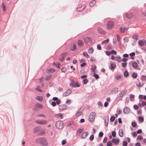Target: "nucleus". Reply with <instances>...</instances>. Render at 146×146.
<instances>
[{"label": "nucleus", "mask_w": 146, "mask_h": 146, "mask_svg": "<svg viewBox=\"0 0 146 146\" xmlns=\"http://www.w3.org/2000/svg\"><path fill=\"white\" fill-rule=\"evenodd\" d=\"M36 141L39 143L42 146H47L48 144L46 139L44 138H38L36 139Z\"/></svg>", "instance_id": "1"}, {"label": "nucleus", "mask_w": 146, "mask_h": 146, "mask_svg": "<svg viewBox=\"0 0 146 146\" xmlns=\"http://www.w3.org/2000/svg\"><path fill=\"white\" fill-rule=\"evenodd\" d=\"M55 126L58 129H62L64 126V124L62 121H58L55 123Z\"/></svg>", "instance_id": "2"}, {"label": "nucleus", "mask_w": 146, "mask_h": 146, "mask_svg": "<svg viewBox=\"0 0 146 146\" xmlns=\"http://www.w3.org/2000/svg\"><path fill=\"white\" fill-rule=\"evenodd\" d=\"M114 25V23L112 21H108L106 24L107 28L108 30H110L113 28Z\"/></svg>", "instance_id": "3"}, {"label": "nucleus", "mask_w": 146, "mask_h": 146, "mask_svg": "<svg viewBox=\"0 0 146 146\" xmlns=\"http://www.w3.org/2000/svg\"><path fill=\"white\" fill-rule=\"evenodd\" d=\"M97 31L99 33L103 35H105L107 33V32L104 29L100 27H98Z\"/></svg>", "instance_id": "4"}, {"label": "nucleus", "mask_w": 146, "mask_h": 146, "mask_svg": "<svg viewBox=\"0 0 146 146\" xmlns=\"http://www.w3.org/2000/svg\"><path fill=\"white\" fill-rule=\"evenodd\" d=\"M96 115L95 113L92 112L91 113L89 116V120L91 122H92L94 120Z\"/></svg>", "instance_id": "5"}, {"label": "nucleus", "mask_w": 146, "mask_h": 146, "mask_svg": "<svg viewBox=\"0 0 146 146\" xmlns=\"http://www.w3.org/2000/svg\"><path fill=\"white\" fill-rule=\"evenodd\" d=\"M85 6L83 4L81 5H79L76 9L77 11L81 12L83 11L85 8Z\"/></svg>", "instance_id": "6"}, {"label": "nucleus", "mask_w": 146, "mask_h": 146, "mask_svg": "<svg viewBox=\"0 0 146 146\" xmlns=\"http://www.w3.org/2000/svg\"><path fill=\"white\" fill-rule=\"evenodd\" d=\"M84 41L86 44L91 43L92 40V38L91 37H86L84 39Z\"/></svg>", "instance_id": "7"}, {"label": "nucleus", "mask_w": 146, "mask_h": 146, "mask_svg": "<svg viewBox=\"0 0 146 146\" xmlns=\"http://www.w3.org/2000/svg\"><path fill=\"white\" fill-rule=\"evenodd\" d=\"M72 92V90L71 89H68L63 94V96L65 97L69 96Z\"/></svg>", "instance_id": "8"}, {"label": "nucleus", "mask_w": 146, "mask_h": 146, "mask_svg": "<svg viewBox=\"0 0 146 146\" xmlns=\"http://www.w3.org/2000/svg\"><path fill=\"white\" fill-rule=\"evenodd\" d=\"M67 106L65 104H62L59 106V108L60 110L63 111L66 109Z\"/></svg>", "instance_id": "9"}, {"label": "nucleus", "mask_w": 146, "mask_h": 146, "mask_svg": "<svg viewBox=\"0 0 146 146\" xmlns=\"http://www.w3.org/2000/svg\"><path fill=\"white\" fill-rule=\"evenodd\" d=\"M36 123L44 125L47 123V121L46 120H38L36 121Z\"/></svg>", "instance_id": "10"}, {"label": "nucleus", "mask_w": 146, "mask_h": 146, "mask_svg": "<svg viewBox=\"0 0 146 146\" xmlns=\"http://www.w3.org/2000/svg\"><path fill=\"white\" fill-rule=\"evenodd\" d=\"M78 45L80 47H81L84 45L83 42L81 40H78L77 43Z\"/></svg>", "instance_id": "11"}, {"label": "nucleus", "mask_w": 146, "mask_h": 146, "mask_svg": "<svg viewBox=\"0 0 146 146\" xmlns=\"http://www.w3.org/2000/svg\"><path fill=\"white\" fill-rule=\"evenodd\" d=\"M112 141L115 145H117L119 143V140L118 139L113 138L112 140Z\"/></svg>", "instance_id": "12"}, {"label": "nucleus", "mask_w": 146, "mask_h": 146, "mask_svg": "<svg viewBox=\"0 0 146 146\" xmlns=\"http://www.w3.org/2000/svg\"><path fill=\"white\" fill-rule=\"evenodd\" d=\"M127 92V90H122L119 94V96L122 97Z\"/></svg>", "instance_id": "13"}, {"label": "nucleus", "mask_w": 146, "mask_h": 146, "mask_svg": "<svg viewBox=\"0 0 146 146\" xmlns=\"http://www.w3.org/2000/svg\"><path fill=\"white\" fill-rule=\"evenodd\" d=\"M68 54V53L67 52H65L62 54L60 56V61H62L64 58V56Z\"/></svg>", "instance_id": "14"}, {"label": "nucleus", "mask_w": 146, "mask_h": 146, "mask_svg": "<svg viewBox=\"0 0 146 146\" xmlns=\"http://www.w3.org/2000/svg\"><path fill=\"white\" fill-rule=\"evenodd\" d=\"M145 42V40H141L139 41V44L141 46H143Z\"/></svg>", "instance_id": "15"}, {"label": "nucleus", "mask_w": 146, "mask_h": 146, "mask_svg": "<svg viewBox=\"0 0 146 146\" xmlns=\"http://www.w3.org/2000/svg\"><path fill=\"white\" fill-rule=\"evenodd\" d=\"M35 108L41 109L42 108V106L40 104H36L35 105Z\"/></svg>", "instance_id": "16"}, {"label": "nucleus", "mask_w": 146, "mask_h": 146, "mask_svg": "<svg viewBox=\"0 0 146 146\" xmlns=\"http://www.w3.org/2000/svg\"><path fill=\"white\" fill-rule=\"evenodd\" d=\"M118 90V88H114L112 89L111 91V93L114 94L117 93Z\"/></svg>", "instance_id": "17"}, {"label": "nucleus", "mask_w": 146, "mask_h": 146, "mask_svg": "<svg viewBox=\"0 0 146 146\" xmlns=\"http://www.w3.org/2000/svg\"><path fill=\"white\" fill-rule=\"evenodd\" d=\"M130 111L129 108L128 107H125L123 110V112L125 113H127Z\"/></svg>", "instance_id": "18"}, {"label": "nucleus", "mask_w": 146, "mask_h": 146, "mask_svg": "<svg viewBox=\"0 0 146 146\" xmlns=\"http://www.w3.org/2000/svg\"><path fill=\"white\" fill-rule=\"evenodd\" d=\"M77 49L76 45V44H73L71 48L70 49L72 51H74Z\"/></svg>", "instance_id": "19"}, {"label": "nucleus", "mask_w": 146, "mask_h": 146, "mask_svg": "<svg viewBox=\"0 0 146 146\" xmlns=\"http://www.w3.org/2000/svg\"><path fill=\"white\" fill-rule=\"evenodd\" d=\"M88 133L87 132L83 133L81 136V138L82 139L85 138L88 136Z\"/></svg>", "instance_id": "20"}, {"label": "nucleus", "mask_w": 146, "mask_h": 146, "mask_svg": "<svg viewBox=\"0 0 146 146\" xmlns=\"http://www.w3.org/2000/svg\"><path fill=\"white\" fill-rule=\"evenodd\" d=\"M139 98L140 100L141 99L146 100V96H143V95H140L139 96Z\"/></svg>", "instance_id": "21"}, {"label": "nucleus", "mask_w": 146, "mask_h": 146, "mask_svg": "<svg viewBox=\"0 0 146 146\" xmlns=\"http://www.w3.org/2000/svg\"><path fill=\"white\" fill-rule=\"evenodd\" d=\"M55 71V70L53 69H48L46 70V72L48 74L53 73Z\"/></svg>", "instance_id": "22"}, {"label": "nucleus", "mask_w": 146, "mask_h": 146, "mask_svg": "<svg viewBox=\"0 0 146 146\" xmlns=\"http://www.w3.org/2000/svg\"><path fill=\"white\" fill-rule=\"evenodd\" d=\"M96 3V1L95 0H93L90 2V5L91 7L94 6Z\"/></svg>", "instance_id": "23"}, {"label": "nucleus", "mask_w": 146, "mask_h": 146, "mask_svg": "<svg viewBox=\"0 0 146 146\" xmlns=\"http://www.w3.org/2000/svg\"><path fill=\"white\" fill-rule=\"evenodd\" d=\"M36 99L40 102H41L42 101L43 98L41 96H37Z\"/></svg>", "instance_id": "24"}, {"label": "nucleus", "mask_w": 146, "mask_h": 146, "mask_svg": "<svg viewBox=\"0 0 146 146\" xmlns=\"http://www.w3.org/2000/svg\"><path fill=\"white\" fill-rule=\"evenodd\" d=\"M119 135L121 137H122L123 136V130L122 129L119 130Z\"/></svg>", "instance_id": "25"}, {"label": "nucleus", "mask_w": 146, "mask_h": 146, "mask_svg": "<svg viewBox=\"0 0 146 146\" xmlns=\"http://www.w3.org/2000/svg\"><path fill=\"white\" fill-rule=\"evenodd\" d=\"M82 54L84 56H85L86 58H88L89 57V55L86 52H83Z\"/></svg>", "instance_id": "26"}, {"label": "nucleus", "mask_w": 146, "mask_h": 146, "mask_svg": "<svg viewBox=\"0 0 146 146\" xmlns=\"http://www.w3.org/2000/svg\"><path fill=\"white\" fill-rule=\"evenodd\" d=\"M55 116L56 117H60L61 119H62L63 118V115L60 113L56 114Z\"/></svg>", "instance_id": "27"}, {"label": "nucleus", "mask_w": 146, "mask_h": 146, "mask_svg": "<svg viewBox=\"0 0 146 146\" xmlns=\"http://www.w3.org/2000/svg\"><path fill=\"white\" fill-rule=\"evenodd\" d=\"M109 121V119L108 118H105V120H104V122H105V125L106 126H107L108 124V122Z\"/></svg>", "instance_id": "28"}, {"label": "nucleus", "mask_w": 146, "mask_h": 146, "mask_svg": "<svg viewBox=\"0 0 146 146\" xmlns=\"http://www.w3.org/2000/svg\"><path fill=\"white\" fill-rule=\"evenodd\" d=\"M109 40V39L108 38L106 40L102 42L101 44H106L108 42Z\"/></svg>", "instance_id": "29"}, {"label": "nucleus", "mask_w": 146, "mask_h": 146, "mask_svg": "<svg viewBox=\"0 0 146 146\" xmlns=\"http://www.w3.org/2000/svg\"><path fill=\"white\" fill-rule=\"evenodd\" d=\"M132 66L133 68H136L138 67V64L137 62H134L132 63Z\"/></svg>", "instance_id": "30"}, {"label": "nucleus", "mask_w": 146, "mask_h": 146, "mask_svg": "<svg viewBox=\"0 0 146 146\" xmlns=\"http://www.w3.org/2000/svg\"><path fill=\"white\" fill-rule=\"evenodd\" d=\"M132 14L130 13L126 14V16L128 18H130L132 17Z\"/></svg>", "instance_id": "31"}, {"label": "nucleus", "mask_w": 146, "mask_h": 146, "mask_svg": "<svg viewBox=\"0 0 146 146\" xmlns=\"http://www.w3.org/2000/svg\"><path fill=\"white\" fill-rule=\"evenodd\" d=\"M94 51L93 48H91L88 49V52L89 54L92 53Z\"/></svg>", "instance_id": "32"}, {"label": "nucleus", "mask_w": 146, "mask_h": 146, "mask_svg": "<svg viewBox=\"0 0 146 146\" xmlns=\"http://www.w3.org/2000/svg\"><path fill=\"white\" fill-rule=\"evenodd\" d=\"M127 28H125L124 27H121L120 29V31L121 33H123L125 31L127 30Z\"/></svg>", "instance_id": "33"}, {"label": "nucleus", "mask_w": 146, "mask_h": 146, "mask_svg": "<svg viewBox=\"0 0 146 146\" xmlns=\"http://www.w3.org/2000/svg\"><path fill=\"white\" fill-rule=\"evenodd\" d=\"M143 85V84L142 83L140 82H139L137 83L136 85L138 87H141Z\"/></svg>", "instance_id": "34"}, {"label": "nucleus", "mask_w": 146, "mask_h": 146, "mask_svg": "<svg viewBox=\"0 0 146 146\" xmlns=\"http://www.w3.org/2000/svg\"><path fill=\"white\" fill-rule=\"evenodd\" d=\"M80 86V84L78 82H76L75 83L74 87H78Z\"/></svg>", "instance_id": "35"}, {"label": "nucleus", "mask_w": 146, "mask_h": 146, "mask_svg": "<svg viewBox=\"0 0 146 146\" xmlns=\"http://www.w3.org/2000/svg\"><path fill=\"white\" fill-rule=\"evenodd\" d=\"M96 66H93V67L91 68V70L92 71L94 72H95V70L96 69Z\"/></svg>", "instance_id": "36"}, {"label": "nucleus", "mask_w": 146, "mask_h": 146, "mask_svg": "<svg viewBox=\"0 0 146 146\" xmlns=\"http://www.w3.org/2000/svg\"><path fill=\"white\" fill-rule=\"evenodd\" d=\"M122 76L121 75H118L116 76V77L117 80H119L122 78Z\"/></svg>", "instance_id": "37"}, {"label": "nucleus", "mask_w": 146, "mask_h": 146, "mask_svg": "<svg viewBox=\"0 0 146 146\" xmlns=\"http://www.w3.org/2000/svg\"><path fill=\"white\" fill-rule=\"evenodd\" d=\"M132 37L133 39H135L136 40H138L139 39L138 35L136 34L134 35Z\"/></svg>", "instance_id": "38"}, {"label": "nucleus", "mask_w": 146, "mask_h": 146, "mask_svg": "<svg viewBox=\"0 0 146 146\" xmlns=\"http://www.w3.org/2000/svg\"><path fill=\"white\" fill-rule=\"evenodd\" d=\"M134 95L133 94H130L129 95V98L131 101H132L134 100Z\"/></svg>", "instance_id": "39"}, {"label": "nucleus", "mask_w": 146, "mask_h": 146, "mask_svg": "<svg viewBox=\"0 0 146 146\" xmlns=\"http://www.w3.org/2000/svg\"><path fill=\"white\" fill-rule=\"evenodd\" d=\"M131 76L134 78H136L137 77V74L135 72H134L132 74Z\"/></svg>", "instance_id": "40"}, {"label": "nucleus", "mask_w": 146, "mask_h": 146, "mask_svg": "<svg viewBox=\"0 0 146 146\" xmlns=\"http://www.w3.org/2000/svg\"><path fill=\"white\" fill-rule=\"evenodd\" d=\"M75 83L73 81H72L71 82L70 84V87H74Z\"/></svg>", "instance_id": "41"}, {"label": "nucleus", "mask_w": 146, "mask_h": 146, "mask_svg": "<svg viewBox=\"0 0 146 146\" xmlns=\"http://www.w3.org/2000/svg\"><path fill=\"white\" fill-rule=\"evenodd\" d=\"M140 122H143L144 121V118L143 117L139 116L138 118Z\"/></svg>", "instance_id": "42"}, {"label": "nucleus", "mask_w": 146, "mask_h": 146, "mask_svg": "<svg viewBox=\"0 0 146 146\" xmlns=\"http://www.w3.org/2000/svg\"><path fill=\"white\" fill-rule=\"evenodd\" d=\"M115 60L118 62H120L121 61V58L120 56L116 57Z\"/></svg>", "instance_id": "43"}, {"label": "nucleus", "mask_w": 146, "mask_h": 146, "mask_svg": "<svg viewBox=\"0 0 146 146\" xmlns=\"http://www.w3.org/2000/svg\"><path fill=\"white\" fill-rule=\"evenodd\" d=\"M127 62H123V63H122L121 64V65H122V67L124 68H125L127 66Z\"/></svg>", "instance_id": "44"}, {"label": "nucleus", "mask_w": 146, "mask_h": 146, "mask_svg": "<svg viewBox=\"0 0 146 146\" xmlns=\"http://www.w3.org/2000/svg\"><path fill=\"white\" fill-rule=\"evenodd\" d=\"M116 67V65L115 64H111V69L114 70Z\"/></svg>", "instance_id": "45"}, {"label": "nucleus", "mask_w": 146, "mask_h": 146, "mask_svg": "<svg viewBox=\"0 0 146 146\" xmlns=\"http://www.w3.org/2000/svg\"><path fill=\"white\" fill-rule=\"evenodd\" d=\"M124 76L125 77H128L129 76V73L127 71H125L124 73Z\"/></svg>", "instance_id": "46"}, {"label": "nucleus", "mask_w": 146, "mask_h": 146, "mask_svg": "<svg viewBox=\"0 0 146 146\" xmlns=\"http://www.w3.org/2000/svg\"><path fill=\"white\" fill-rule=\"evenodd\" d=\"M143 137L141 135H139L137 137V139L139 140H141L143 139Z\"/></svg>", "instance_id": "47"}, {"label": "nucleus", "mask_w": 146, "mask_h": 146, "mask_svg": "<svg viewBox=\"0 0 146 146\" xmlns=\"http://www.w3.org/2000/svg\"><path fill=\"white\" fill-rule=\"evenodd\" d=\"M36 90L40 92H42V90L40 89V86H38L36 88Z\"/></svg>", "instance_id": "48"}, {"label": "nucleus", "mask_w": 146, "mask_h": 146, "mask_svg": "<svg viewBox=\"0 0 146 146\" xmlns=\"http://www.w3.org/2000/svg\"><path fill=\"white\" fill-rule=\"evenodd\" d=\"M141 80L142 81H146V76H143L141 78Z\"/></svg>", "instance_id": "49"}, {"label": "nucleus", "mask_w": 146, "mask_h": 146, "mask_svg": "<svg viewBox=\"0 0 146 146\" xmlns=\"http://www.w3.org/2000/svg\"><path fill=\"white\" fill-rule=\"evenodd\" d=\"M53 64L54 65L56 66L58 68H60V64L59 63H53Z\"/></svg>", "instance_id": "50"}, {"label": "nucleus", "mask_w": 146, "mask_h": 146, "mask_svg": "<svg viewBox=\"0 0 146 146\" xmlns=\"http://www.w3.org/2000/svg\"><path fill=\"white\" fill-rule=\"evenodd\" d=\"M82 112L81 111H79L76 113V115L77 116H79L82 114Z\"/></svg>", "instance_id": "51"}, {"label": "nucleus", "mask_w": 146, "mask_h": 146, "mask_svg": "<svg viewBox=\"0 0 146 146\" xmlns=\"http://www.w3.org/2000/svg\"><path fill=\"white\" fill-rule=\"evenodd\" d=\"M93 76L96 79H98L99 78V77L98 75L94 73Z\"/></svg>", "instance_id": "52"}, {"label": "nucleus", "mask_w": 146, "mask_h": 146, "mask_svg": "<svg viewBox=\"0 0 146 146\" xmlns=\"http://www.w3.org/2000/svg\"><path fill=\"white\" fill-rule=\"evenodd\" d=\"M83 131V129H78L77 131L78 133H81Z\"/></svg>", "instance_id": "53"}, {"label": "nucleus", "mask_w": 146, "mask_h": 146, "mask_svg": "<svg viewBox=\"0 0 146 146\" xmlns=\"http://www.w3.org/2000/svg\"><path fill=\"white\" fill-rule=\"evenodd\" d=\"M51 77L50 76H46L45 78V80L46 81L49 80Z\"/></svg>", "instance_id": "54"}, {"label": "nucleus", "mask_w": 146, "mask_h": 146, "mask_svg": "<svg viewBox=\"0 0 146 146\" xmlns=\"http://www.w3.org/2000/svg\"><path fill=\"white\" fill-rule=\"evenodd\" d=\"M133 108L135 110H137L139 109V107L136 105H135L133 106Z\"/></svg>", "instance_id": "55"}, {"label": "nucleus", "mask_w": 146, "mask_h": 146, "mask_svg": "<svg viewBox=\"0 0 146 146\" xmlns=\"http://www.w3.org/2000/svg\"><path fill=\"white\" fill-rule=\"evenodd\" d=\"M132 125L133 127H135L137 126L136 123L135 122H133L132 123Z\"/></svg>", "instance_id": "56"}, {"label": "nucleus", "mask_w": 146, "mask_h": 146, "mask_svg": "<svg viewBox=\"0 0 146 146\" xmlns=\"http://www.w3.org/2000/svg\"><path fill=\"white\" fill-rule=\"evenodd\" d=\"M112 145V143L110 141L108 142L107 143V146H111Z\"/></svg>", "instance_id": "57"}, {"label": "nucleus", "mask_w": 146, "mask_h": 146, "mask_svg": "<svg viewBox=\"0 0 146 146\" xmlns=\"http://www.w3.org/2000/svg\"><path fill=\"white\" fill-rule=\"evenodd\" d=\"M66 70V69L65 67H63L61 69V71L62 72H65Z\"/></svg>", "instance_id": "58"}, {"label": "nucleus", "mask_w": 146, "mask_h": 146, "mask_svg": "<svg viewBox=\"0 0 146 146\" xmlns=\"http://www.w3.org/2000/svg\"><path fill=\"white\" fill-rule=\"evenodd\" d=\"M66 140H63L62 142V145H65L66 143Z\"/></svg>", "instance_id": "59"}, {"label": "nucleus", "mask_w": 146, "mask_h": 146, "mask_svg": "<svg viewBox=\"0 0 146 146\" xmlns=\"http://www.w3.org/2000/svg\"><path fill=\"white\" fill-rule=\"evenodd\" d=\"M115 119V117L114 116H112L111 117L110 120L111 121H114Z\"/></svg>", "instance_id": "60"}, {"label": "nucleus", "mask_w": 146, "mask_h": 146, "mask_svg": "<svg viewBox=\"0 0 146 146\" xmlns=\"http://www.w3.org/2000/svg\"><path fill=\"white\" fill-rule=\"evenodd\" d=\"M123 146H127V143L126 141H124L123 143Z\"/></svg>", "instance_id": "61"}, {"label": "nucleus", "mask_w": 146, "mask_h": 146, "mask_svg": "<svg viewBox=\"0 0 146 146\" xmlns=\"http://www.w3.org/2000/svg\"><path fill=\"white\" fill-rule=\"evenodd\" d=\"M124 40L126 42H127L129 41V39L128 38L126 37H124Z\"/></svg>", "instance_id": "62"}, {"label": "nucleus", "mask_w": 146, "mask_h": 146, "mask_svg": "<svg viewBox=\"0 0 146 146\" xmlns=\"http://www.w3.org/2000/svg\"><path fill=\"white\" fill-rule=\"evenodd\" d=\"M71 101L70 100H68L66 102V104H69L71 103Z\"/></svg>", "instance_id": "63"}, {"label": "nucleus", "mask_w": 146, "mask_h": 146, "mask_svg": "<svg viewBox=\"0 0 146 146\" xmlns=\"http://www.w3.org/2000/svg\"><path fill=\"white\" fill-rule=\"evenodd\" d=\"M88 82V80L87 79H85L83 80V83L84 84H86Z\"/></svg>", "instance_id": "64"}]
</instances>
